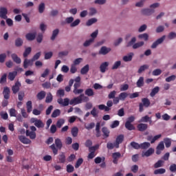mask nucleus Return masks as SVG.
<instances>
[{"label":"nucleus","mask_w":176,"mask_h":176,"mask_svg":"<svg viewBox=\"0 0 176 176\" xmlns=\"http://www.w3.org/2000/svg\"><path fill=\"white\" fill-rule=\"evenodd\" d=\"M50 148L52 149L54 155H57L58 153V149L61 150L63 148V142L60 138H56L55 140V144H52Z\"/></svg>","instance_id":"f257e3e1"},{"label":"nucleus","mask_w":176,"mask_h":176,"mask_svg":"<svg viewBox=\"0 0 176 176\" xmlns=\"http://www.w3.org/2000/svg\"><path fill=\"white\" fill-rule=\"evenodd\" d=\"M137 42V38L133 37L130 41L126 43V47H130L132 46L133 49H138L139 47H142L145 43L144 41Z\"/></svg>","instance_id":"f03ea898"},{"label":"nucleus","mask_w":176,"mask_h":176,"mask_svg":"<svg viewBox=\"0 0 176 176\" xmlns=\"http://www.w3.org/2000/svg\"><path fill=\"white\" fill-rule=\"evenodd\" d=\"M84 100H89L87 96H85V94H81L78 97L74 98L69 101L70 105H78V104H82V102Z\"/></svg>","instance_id":"7ed1b4c3"},{"label":"nucleus","mask_w":176,"mask_h":176,"mask_svg":"<svg viewBox=\"0 0 176 176\" xmlns=\"http://www.w3.org/2000/svg\"><path fill=\"white\" fill-rule=\"evenodd\" d=\"M142 102L139 104V112H144V107L148 108L151 105V101L148 98H142Z\"/></svg>","instance_id":"20e7f679"},{"label":"nucleus","mask_w":176,"mask_h":176,"mask_svg":"<svg viewBox=\"0 0 176 176\" xmlns=\"http://www.w3.org/2000/svg\"><path fill=\"white\" fill-rule=\"evenodd\" d=\"M107 105V106H105V104H99L98 109L100 111H104V112H109V111H111V107L113 105V102L112 100H108Z\"/></svg>","instance_id":"39448f33"},{"label":"nucleus","mask_w":176,"mask_h":176,"mask_svg":"<svg viewBox=\"0 0 176 176\" xmlns=\"http://www.w3.org/2000/svg\"><path fill=\"white\" fill-rule=\"evenodd\" d=\"M30 122L31 123H34V126L37 127V129H43V127H45V124L41 120H38L36 118H32L30 119Z\"/></svg>","instance_id":"423d86ee"},{"label":"nucleus","mask_w":176,"mask_h":176,"mask_svg":"<svg viewBox=\"0 0 176 176\" xmlns=\"http://www.w3.org/2000/svg\"><path fill=\"white\" fill-rule=\"evenodd\" d=\"M100 148V145L96 144L92 147H89V152L90 153L88 155V159H94L96 157V151Z\"/></svg>","instance_id":"0eeeda50"},{"label":"nucleus","mask_w":176,"mask_h":176,"mask_svg":"<svg viewBox=\"0 0 176 176\" xmlns=\"http://www.w3.org/2000/svg\"><path fill=\"white\" fill-rule=\"evenodd\" d=\"M166 39V35L162 36L161 38L157 39L151 45V49H156L159 45H162V42H164Z\"/></svg>","instance_id":"6e6552de"},{"label":"nucleus","mask_w":176,"mask_h":176,"mask_svg":"<svg viewBox=\"0 0 176 176\" xmlns=\"http://www.w3.org/2000/svg\"><path fill=\"white\" fill-rule=\"evenodd\" d=\"M20 87H21V82L16 81L12 87V91L13 94H17L20 91Z\"/></svg>","instance_id":"1a4fd4ad"},{"label":"nucleus","mask_w":176,"mask_h":176,"mask_svg":"<svg viewBox=\"0 0 176 176\" xmlns=\"http://www.w3.org/2000/svg\"><path fill=\"white\" fill-rule=\"evenodd\" d=\"M0 17L6 20L8 19V8L5 7H0Z\"/></svg>","instance_id":"9d476101"},{"label":"nucleus","mask_w":176,"mask_h":176,"mask_svg":"<svg viewBox=\"0 0 176 176\" xmlns=\"http://www.w3.org/2000/svg\"><path fill=\"white\" fill-rule=\"evenodd\" d=\"M3 95L5 100H9L10 98V88L9 87H3Z\"/></svg>","instance_id":"9b49d317"},{"label":"nucleus","mask_w":176,"mask_h":176,"mask_svg":"<svg viewBox=\"0 0 176 176\" xmlns=\"http://www.w3.org/2000/svg\"><path fill=\"white\" fill-rule=\"evenodd\" d=\"M43 111V104H38V109H33L32 113L35 116H39V115H41V113H42Z\"/></svg>","instance_id":"f8f14e48"},{"label":"nucleus","mask_w":176,"mask_h":176,"mask_svg":"<svg viewBox=\"0 0 176 176\" xmlns=\"http://www.w3.org/2000/svg\"><path fill=\"white\" fill-rule=\"evenodd\" d=\"M120 156H122V154H120V152H116L112 153L113 164H118L119 159H120Z\"/></svg>","instance_id":"ddd939ff"},{"label":"nucleus","mask_w":176,"mask_h":176,"mask_svg":"<svg viewBox=\"0 0 176 176\" xmlns=\"http://www.w3.org/2000/svg\"><path fill=\"white\" fill-rule=\"evenodd\" d=\"M57 102L60 105H63V107H68V105H69V99L68 98H66L63 100V98H60L57 100Z\"/></svg>","instance_id":"4468645a"},{"label":"nucleus","mask_w":176,"mask_h":176,"mask_svg":"<svg viewBox=\"0 0 176 176\" xmlns=\"http://www.w3.org/2000/svg\"><path fill=\"white\" fill-rule=\"evenodd\" d=\"M108 67H109V62H104L101 63L100 66V72H102V74H105V72H107V69H108Z\"/></svg>","instance_id":"2eb2a0df"},{"label":"nucleus","mask_w":176,"mask_h":176,"mask_svg":"<svg viewBox=\"0 0 176 176\" xmlns=\"http://www.w3.org/2000/svg\"><path fill=\"white\" fill-rule=\"evenodd\" d=\"M155 153V149L153 148H149L146 152H142V157H149V156H152Z\"/></svg>","instance_id":"dca6fc26"},{"label":"nucleus","mask_w":176,"mask_h":176,"mask_svg":"<svg viewBox=\"0 0 176 176\" xmlns=\"http://www.w3.org/2000/svg\"><path fill=\"white\" fill-rule=\"evenodd\" d=\"M111 49L110 47H107L106 46H103L99 50V54H102V56H106L111 52Z\"/></svg>","instance_id":"f3484780"},{"label":"nucleus","mask_w":176,"mask_h":176,"mask_svg":"<svg viewBox=\"0 0 176 176\" xmlns=\"http://www.w3.org/2000/svg\"><path fill=\"white\" fill-rule=\"evenodd\" d=\"M124 140V135H118L116 140L115 147L119 148V144H122V142H123Z\"/></svg>","instance_id":"a211bd4d"},{"label":"nucleus","mask_w":176,"mask_h":176,"mask_svg":"<svg viewBox=\"0 0 176 176\" xmlns=\"http://www.w3.org/2000/svg\"><path fill=\"white\" fill-rule=\"evenodd\" d=\"M153 13H155L153 9L145 8L142 10V14H144V16H151Z\"/></svg>","instance_id":"6ab92c4d"},{"label":"nucleus","mask_w":176,"mask_h":176,"mask_svg":"<svg viewBox=\"0 0 176 176\" xmlns=\"http://www.w3.org/2000/svg\"><path fill=\"white\" fill-rule=\"evenodd\" d=\"M140 122L143 123H148L152 124V117H149V116H144V117H142V118L140 120Z\"/></svg>","instance_id":"aec40b11"},{"label":"nucleus","mask_w":176,"mask_h":176,"mask_svg":"<svg viewBox=\"0 0 176 176\" xmlns=\"http://www.w3.org/2000/svg\"><path fill=\"white\" fill-rule=\"evenodd\" d=\"M19 140L22 142V144H25L26 145L28 144H31V140L25 136H19Z\"/></svg>","instance_id":"412c9836"},{"label":"nucleus","mask_w":176,"mask_h":176,"mask_svg":"<svg viewBox=\"0 0 176 176\" xmlns=\"http://www.w3.org/2000/svg\"><path fill=\"white\" fill-rule=\"evenodd\" d=\"M26 136L30 137V140H35L36 138V133L26 130Z\"/></svg>","instance_id":"4be33fe9"},{"label":"nucleus","mask_w":176,"mask_h":176,"mask_svg":"<svg viewBox=\"0 0 176 176\" xmlns=\"http://www.w3.org/2000/svg\"><path fill=\"white\" fill-rule=\"evenodd\" d=\"M137 127L139 131H145V130L148 129V124L140 123L138 124Z\"/></svg>","instance_id":"5701e85b"},{"label":"nucleus","mask_w":176,"mask_h":176,"mask_svg":"<svg viewBox=\"0 0 176 176\" xmlns=\"http://www.w3.org/2000/svg\"><path fill=\"white\" fill-rule=\"evenodd\" d=\"M16 76H17V72L14 71L8 74V78L9 80H10L11 82H13V80H14Z\"/></svg>","instance_id":"b1692460"},{"label":"nucleus","mask_w":176,"mask_h":176,"mask_svg":"<svg viewBox=\"0 0 176 176\" xmlns=\"http://www.w3.org/2000/svg\"><path fill=\"white\" fill-rule=\"evenodd\" d=\"M34 61V60H32V58L30 60L25 58L23 61V68L26 69V68H28V65H32Z\"/></svg>","instance_id":"393cba45"},{"label":"nucleus","mask_w":176,"mask_h":176,"mask_svg":"<svg viewBox=\"0 0 176 176\" xmlns=\"http://www.w3.org/2000/svg\"><path fill=\"white\" fill-rule=\"evenodd\" d=\"M133 56H134V53L130 52L127 56H123L122 60L125 61V63L131 61V60H133Z\"/></svg>","instance_id":"a878e982"},{"label":"nucleus","mask_w":176,"mask_h":176,"mask_svg":"<svg viewBox=\"0 0 176 176\" xmlns=\"http://www.w3.org/2000/svg\"><path fill=\"white\" fill-rule=\"evenodd\" d=\"M11 57H12L13 61H14V63H16V64H21V58H20L17 56V54H12L11 55Z\"/></svg>","instance_id":"bb28decb"},{"label":"nucleus","mask_w":176,"mask_h":176,"mask_svg":"<svg viewBox=\"0 0 176 176\" xmlns=\"http://www.w3.org/2000/svg\"><path fill=\"white\" fill-rule=\"evenodd\" d=\"M25 38L28 41H34L36 38V32L28 33L25 35Z\"/></svg>","instance_id":"cd10ccee"},{"label":"nucleus","mask_w":176,"mask_h":176,"mask_svg":"<svg viewBox=\"0 0 176 176\" xmlns=\"http://www.w3.org/2000/svg\"><path fill=\"white\" fill-rule=\"evenodd\" d=\"M46 97V92L45 91H41L38 92L36 95V98L39 101H41V100H43Z\"/></svg>","instance_id":"c85d7f7f"},{"label":"nucleus","mask_w":176,"mask_h":176,"mask_svg":"<svg viewBox=\"0 0 176 176\" xmlns=\"http://www.w3.org/2000/svg\"><path fill=\"white\" fill-rule=\"evenodd\" d=\"M58 163H62L64 164L65 163V154L64 153H62L61 154L58 155Z\"/></svg>","instance_id":"c756f323"},{"label":"nucleus","mask_w":176,"mask_h":176,"mask_svg":"<svg viewBox=\"0 0 176 176\" xmlns=\"http://www.w3.org/2000/svg\"><path fill=\"white\" fill-rule=\"evenodd\" d=\"M159 91H160V87H154L151 90V92L150 93L151 97H155V95L157 94V93H159Z\"/></svg>","instance_id":"7c9ffc66"},{"label":"nucleus","mask_w":176,"mask_h":176,"mask_svg":"<svg viewBox=\"0 0 176 176\" xmlns=\"http://www.w3.org/2000/svg\"><path fill=\"white\" fill-rule=\"evenodd\" d=\"M26 108L28 113H31L32 111V102L31 100L26 102Z\"/></svg>","instance_id":"2f4dec72"},{"label":"nucleus","mask_w":176,"mask_h":176,"mask_svg":"<svg viewBox=\"0 0 176 176\" xmlns=\"http://www.w3.org/2000/svg\"><path fill=\"white\" fill-rule=\"evenodd\" d=\"M102 132L103 133V137L104 138H108V137H109V130L108 129V128L104 126L102 129Z\"/></svg>","instance_id":"473e14b6"},{"label":"nucleus","mask_w":176,"mask_h":176,"mask_svg":"<svg viewBox=\"0 0 176 176\" xmlns=\"http://www.w3.org/2000/svg\"><path fill=\"white\" fill-rule=\"evenodd\" d=\"M125 128L126 129V130H129V131L135 130V126H134V125H133V124L130 122H125Z\"/></svg>","instance_id":"72a5a7b5"},{"label":"nucleus","mask_w":176,"mask_h":176,"mask_svg":"<svg viewBox=\"0 0 176 176\" xmlns=\"http://www.w3.org/2000/svg\"><path fill=\"white\" fill-rule=\"evenodd\" d=\"M85 96H88V97H93L94 96V91L91 88L87 89L85 91Z\"/></svg>","instance_id":"f704fd0d"},{"label":"nucleus","mask_w":176,"mask_h":176,"mask_svg":"<svg viewBox=\"0 0 176 176\" xmlns=\"http://www.w3.org/2000/svg\"><path fill=\"white\" fill-rule=\"evenodd\" d=\"M89 65H86L80 70L81 75H86V74L89 72Z\"/></svg>","instance_id":"c9c22d12"},{"label":"nucleus","mask_w":176,"mask_h":176,"mask_svg":"<svg viewBox=\"0 0 176 176\" xmlns=\"http://www.w3.org/2000/svg\"><path fill=\"white\" fill-rule=\"evenodd\" d=\"M23 38H17L15 40V46L16 47H21V46H23Z\"/></svg>","instance_id":"e433bc0d"},{"label":"nucleus","mask_w":176,"mask_h":176,"mask_svg":"<svg viewBox=\"0 0 176 176\" xmlns=\"http://www.w3.org/2000/svg\"><path fill=\"white\" fill-rule=\"evenodd\" d=\"M52 101H53V95H52V93L49 92L45 98V102L47 104H50V102H52Z\"/></svg>","instance_id":"4c0bfd02"},{"label":"nucleus","mask_w":176,"mask_h":176,"mask_svg":"<svg viewBox=\"0 0 176 176\" xmlns=\"http://www.w3.org/2000/svg\"><path fill=\"white\" fill-rule=\"evenodd\" d=\"M128 96H129V94L126 92H122L120 94L118 98L121 101H124V100H126V98H127Z\"/></svg>","instance_id":"58836bf2"},{"label":"nucleus","mask_w":176,"mask_h":176,"mask_svg":"<svg viewBox=\"0 0 176 176\" xmlns=\"http://www.w3.org/2000/svg\"><path fill=\"white\" fill-rule=\"evenodd\" d=\"M144 83V77H140L136 82L137 87H142Z\"/></svg>","instance_id":"ea45409f"},{"label":"nucleus","mask_w":176,"mask_h":176,"mask_svg":"<svg viewBox=\"0 0 176 176\" xmlns=\"http://www.w3.org/2000/svg\"><path fill=\"white\" fill-rule=\"evenodd\" d=\"M151 146V143L144 142L140 144V149H148Z\"/></svg>","instance_id":"a19ab883"},{"label":"nucleus","mask_w":176,"mask_h":176,"mask_svg":"<svg viewBox=\"0 0 176 176\" xmlns=\"http://www.w3.org/2000/svg\"><path fill=\"white\" fill-rule=\"evenodd\" d=\"M24 97H25V92H24V91H20L18 93L19 101H23V100H24Z\"/></svg>","instance_id":"79ce46f5"},{"label":"nucleus","mask_w":176,"mask_h":176,"mask_svg":"<svg viewBox=\"0 0 176 176\" xmlns=\"http://www.w3.org/2000/svg\"><path fill=\"white\" fill-rule=\"evenodd\" d=\"M60 32V30L58 29H55L52 32V36H51V41H54L56 38H57V35H58V33Z\"/></svg>","instance_id":"37998d69"},{"label":"nucleus","mask_w":176,"mask_h":176,"mask_svg":"<svg viewBox=\"0 0 176 176\" xmlns=\"http://www.w3.org/2000/svg\"><path fill=\"white\" fill-rule=\"evenodd\" d=\"M166 148H170L171 146V139L166 138L164 139Z\"/></svg>","instance_id":"c03bdc74"},{"label":"nucleus","mask_w":176,"mask_h":176,"mask_svg":"<svg viewBox=\"0 0 176 176\" xmlns=\"http://www.w3.org/2000/svg\"><path fill=\"white\" fill-rule=\"evenodd\" d=\"M7 78H8V74H6V73L3 74V75L1 76L0 78L1 85H3V83H6Z\"/></svg>","instance_id":"a18cd8bd"},{"label":"nucleus","mask_w":176,"mask_h":176,"mask_svg":"<svg viewBox=\"0 0 176 176\" xmlns=\"http://www.w3.org/2000/svg\"><path fill=\"white\" fill-rule=\"evenodd\" d=\"M148 68H149V66L148 65H143L140 66L138 72V74H142V72H144V71H145V69H148Z\"/></svg>","instance_id":"49530a36"},{"label":"nucleus","mask_w":176,"mask_h":176,"mask_svg":"<svg viewBox=\"0 0 176 176\" xmlns=\"http://www.w3.org/2000/svg\"><path fill=\"white\" fill-rule=\"evenodd\" d=\"M61 115V111L60 109H55L52 113V118H57Z\"/></svg>","instance_id":"de8ad7c7"},{"label":"nucleus","mask_w":176,"mask_h":176,"mask_svg":"<svg viewBox=\"0 0 176 176\" xmlns=\"http://www.w3.org/2000/svg\"><path fill=\"white\" fill-rule=\"evenodd\" d=\"M79 24H80V19H77L75 21H73V22L70 24V27L74 28V27H77V25H79Z\"/></svg>","instance_id":"09e8293b"},{"label":"nucleus","mask_w":176,"mask_h":176,"mask_svg":"<svg viewBox=\"0 0 176 176\" xmlns=\"http://www.w3.org/2000/svg\"><path fill=\"white\" fill-rule=\"evenodd\" d=\"M64 123H65V120H64V119H63V118H60L57 121L56 126L58 127V129H61V127L63 126V124H64Z\"/></svg>","instance_id":"8fccbe9b"},{"label":"nucleus","mask_w":176,"mask_h":176,"mask_svg":"<svg viewBox=\"0 0 176 176\" xmlns=\"http://www.w3.org/2000/svg\"><path fill=\"white\" fill-rule=\"evenodd\" d=\"M120 65H122V61L120 60L116 61L113 65L112 66L111 69H118V68H119Z\"/></svg>","instance_id":"3c124183"},{"label":"nucleus","mask_w":176,"mask_h":176,"mask_svg":"<svg viewBox=\"0 0 176 176\" xmlns=\"http://www.w3.org/2000/svg\"><path fill=\"white\" fill-rule=\"evenodd\" d=\"M78 133H79L78 127L75 126L72 129V135L74 137H78Z\"/></svg>","instance_id":"603ef678"},{"label":"nucleus","mask_w":176,"mask_h":176,"mask_svg":"<svg viewBox=\"0 0 176 176\" xmlns=\"http://www.w3.org/2000/svg\"><path fill=\"white\" fill-rule=\"evenodd\" d=\"M82 164H83V158H79L76 162L75 168H79Z\"/></svg>","instance_id":"864d4df0"},{"label":"nucleus","mask_w":176,"mask_h":176,"mask_svg":"<svg viewBox=\"0 0 176 176\" xmlns=\"http://www.w3.org/2000/svg\"><path fill=\"white\" fill-rule=\"evenodd\" d=\"M94 23H97V19L92 18V19H90L89 20H88V21H87L86 25L88 27H89V25H93V24H94Z\"/></svg>","instance_id":"5fc2aeb1"},{"label":"nucleus","mask_w":176,"mask_h":176,"mask_svg":"<svg viewBox=\"0 0 176 176\" xmlns=\"http://www.w3.org/2000/svg\"><path fill=\"white\" fill-rule=\"evenodd\" d=\"M31 47H28V48H26L25 50V52H23V57L25 58L27 57H28V55L31 54Z\"/></svg>","instance_id":"6e6d98bb"},{"label":"nucleus","mask_w":176,"mask_h":176,"mask_svg":"<svg viewBox=\"0 0 176 176\" xmlns=\"http://www.w3.org/2000/svg\"><path fill=\"white\" fill-rule=\"evenodd\" d=\"M139 39H144V41H148V39H149V35H148V34L146 33H144L142 34H140L138 36Z\"/></svg>","instance_id":"4d7b16f0"},{"label":"nucleus","mask_w":176,"mask_h":176,"mask_svg":"<svg viewBox=\"0 0 176 176\" xmlns=\"http://www.w3.org/2000/svg\"><path fill=\"white\" fill-rule=\"evenodd\" d=\"M74 170H75V168L72 164L67 165L66 166L67 173H74Z\"/></svg>","instance_id":"13d9d810"},{"label":"nucleus","mask_w":176,"mask_h":176,"mask_svg":"<svg viewBox=\"0 0 176 176\" xmlns=\"http://www.w3.org/2000/svg\"><path fill=\"white\" fill-rule=\"evenodd\" d=\"M164 164V161L163 160H158L155 164V168H159V167H162L163 164Z\"/></svg>","instance_id":"bf43d9fd"},{"label":"nucleus","mask_w":176,"mask_h":176,"mask_svg":"<svg viewBox=\"0 0 176 176\" xmlns=\"http://www.w3.org/2000/svg\"><path fill=\"white\" fill-rule=\"evenodd\" d=\"M94 39L89 38V40L85 41V42L83 43L84 47H89L91 43H93Z\"/></svg>","instance_id":"052dcab7"},{"label":"nucleus","mask_w":176,"mask_h":176,"mask_svg":"<svg viewBox=\"0 0 176 176\" xmlns=\"http://www.w3.org/2000/svg\"><path fill=\"white\" fill-rule=\"evenodd\" d=\"M164 173H166V169L164 168H159L154 170V174L155 175H157L159 174H164Z\"/></svg>","instance_id":"680f3d73"},{"label":"nucleus","mask_w":176,"mask_h":176,"mask_svg":"<svg viewBox=\"0 0 176 176\" xmlns=\"http://www.w3.org/2000/svg\"><path fill=\"white\" fill-rule=\"evenodd\" d=\"M131 146H132L133 149H140V144L135 142H131Z\"/></svg>","instance_id":"e2e57ef3"},{"label":"nucleus","mask_w":176,"mask_h":176,"mask_svg":"<svg viewBox=\"0 0 176 176\" xmlns=\"http://www.w3.org/2000/svg\"><path fill=\"white\" fill-rule=\"evenodd\" d=\"M91 115L94 118H97L98 116V111H97V109L96 107H94L93 109L91 111Z\"/></svg>","instance_id":"0e129e2a"},{"label":"nucleus","mask_w":176,"mask_h":176,"mask_svg":"<svg viewBox=\"0 0 176 176\" xmlns=\"http://www.w3.org/2000/svg\"><path fill=\"white\" fill-rule=\"evenodd\" d=\"M39 13H43L45 12V3H41L38 6Z\"/></svg>","instance_id":"69168bd1"},{"label":"nucleus","mask_w":176,"mask_h":176,"mask_svg":"<svg viewBox=\"0 0 176 176\" xmlns=\"http://www.w3.org/2000/svg\"><path fill=\"white\" fill-rule=\"evenodd\" d=\"M16 111L14 109H10V116L13 118H16L17 116Z\"/></svg>","instance_id":"338daca9"},{"label":"nucleus","mask_w":176,"mask_h":176,"mask_svg":"<svg viewBox=\"0 0 176 176\" xmlns=\"http://www.w3.org/2000/svg\"><path fill=\"white\" fill-rule=\"evenodd\" d=\"M162 74V69H156L154 71H153V75L154 76H159V75Z\"/></svg>","instance_id":"774afa93"}]
</instances>
